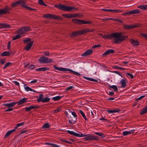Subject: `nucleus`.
Wrapping results in <instances>:
<instances>
[{"mask_svg": "<svg viewBox=\"0 0 147 147\" xmlns=\"http://www.w3.org/2000/svg\"><path fill=\"white\" fill-rule=\"evenodd\" d=\"M67 131L69 134L76 137H82L85 136L86 137L84 138V139L86 141L97 140L98 139L97 137L96 136H92L89 134L87 135H84L83 134H79L76 133L74 131H71L69 130H67V131Z\"/></svg>", "mask_w": 147, "mask_h": 147, "instance_id": "1", "label": "nucleus"}, {"mask_svg": "<svg viewBox=\"0 0 147 147\" xmlns=\"http://www.w3.org/2000/svg\"><path fill=\"white\" fill-rule=\"evenodd\" d=\"M17 103L16 102H11L10 103H7L4 104L3 105L4 106H7L8 107V108H10L11 107L14 106Z\"/></svg>", "mask_w": 147, "mask_h": 147, "instance_id": "17", "label": "nucleus"}, {"mask_svg": "<svg viewBox=\"0 0 147 147\" xmlns=\"http://www.w3.org/2000/svg\"><path fill=\"white\" fill-rule=\"evenodd\" d=\"M31 40V39L30 38H28L27 39H26L23 40V42L24 43H26L29 42Z\"/></svg>", "mask_w": 147, "mask_h": 147, "instance_id": "47", "label": "nucleus"}, {"mask_svg": "<svg viewBox=\"0 0 147 147\" xmlns=\"http://www.w3.org/2000/svg\"><path fill=\"white\" fill-rule=\"evenodd\" d=\"M35 66L34 65H32L29 67V68L30 69H34L35 68Z\"/></svg>", "mask_w": 147, "mask_h": 147, "instance_id": "60", "label": "nucleus"}, {"mask_svg": "<svg viewBox=\"0 0 147 147\" xmlns=\"http://www.w3.org/2000/svg\"><path fill=\"white\" fill-rule=\"evenodd\" d=\"M127 82V81L125 78L124 79H122L120 81V82L121 84V87L123 88H125L126 86V83Z\"/></svg>", "mask_w": 147, "mask_h": 147, "instance_id": "18", "label": "nucleus"}, {"mask_svg": "<svg viewBox=\"0 0 147 147\" xmlns=\"http://www.w3.org/2000/svg\"><path fill=\"white\" fill-rule=\"evenodd\" d=\"M23 4H25L22 0L18 1L15 3L11 4V6L12 7H13L17 6L18 5H21L22 7V5Z\"/></svg>", "mask_w": 147, "mask_h": 147, "instance_id": "9", "label": "nucleus"}, {"mask_svg": "<svg viewBox=\"0 0 147 147\" xmlns=\"http://www.w3.org/2000/svg\"><path fill=\"white\" fill-rule=\"evenodd\" d=\"M127 74L130 77L131 79L133 78H134V76L132 74H131L130 73H127Z\"/></svg>", "mask_w": 147, "mask_h": 147, "instance_id": "62", "label": "nucleus"}, {"mask_svg": "<svg viewBox=\"0 0 147 147\" xmlns=\"http://www.w3.org/2000/svg\"><path fill=\"white\" fill-rule=\"evenodd\" d=\"M62 97V96L61 97L60 96H57L56 97H53L52 98V99L54 101L58 100H59Z\"/></svg>", "mask_w": 147, "mask_h": 147, "instance_id": "38", "label": "nucleus"}, {"mask_svg": "<svg viewBox=\"0 0 147 147\" xmlns=\"http://www.w3.org/2000/svg\"><path fill=\"white\" fill-rule=\"evenodd\" d=\"M78 21L79 23H78V24H79L92 23V22H90V21H86L80 19H79V20H78Z\"/></svg>", "mask_w": 147, "mask_h": 147, "instance_id": "15", "label": "nucleus"}, {"mask_svg": "<svg viewBox=\"0 0 147 147\" xmlns=\"http://www.w3.org/2000/svg\"><path fill=\"white\" fill-rule=\"evenodd\" d=\"M62 16L67 18H72L71 14H62Z\"/></svg>", "mask_w": 147, "mask_h": 147, "instance_id": "33", "label": "nucleus"}, {"mask_svg": "<svg viewBox=\"0 0 147 147\" xmlns=\"http://www.w3.org/2000/svg\"><path fill=\"white\" fill-rule=\"evenodd\" d=\"M102 10L105 11H106L112 12V9H102Z\"/></svg>", "mask_w": 147, "mask_h": 147, "instance_id": "57", "label": "nucleus"}, {"mask_svg": "<svg viewBox=\"0 0 147 147\" xmlns=\"http://www.w3.org/2000/svg\"><path fill=\"white\" fill-rule=\"evenodd\" d=\"M50 126L48 123H45L42 126V128L43 129L49 128Z\"/></svg>", "mask_w": 147, "mask_h": 147, "instance_id": "31", "label": "nucleus"}, {"mask_svg": "<svg viewBox=\"0 0 147 147\" xmlns=\"http://www.w3.org/2000/svg\"><path fill=\"white\" fill-rule=\"evenodd\" d=\"M10 53L8 51H4L1 53V56L2 57L4 56H9Z\"/></svg>", "mask_w": 147, "mask_h": 147, "instance_id": "26", "label": "nucleus"}, {"mask_svg": "<svg viewBox=\"0 0 147 147\" xmlns=\"http://www.w3.org/2000/svg\"><path fill=\"white\" fill-rule=\"evenodd\" d=\"M101 46V45H96L92 47V48H96L100 47Z\"/></svg>", "mask_w": 147, "mask_h": 147, "instance_id": "55", "label": "nucleus"}, {"mask_svg": "<svg viewBox=\"0 0 147 147\" xmlns=\"http://www.w3.org/2000/svg\"><path fill=\"white\" fill-rule=\"evenodd\" d=\"M145 96V95H143V96H140V97H139V98L136 99L135 100L136 101H137V100H140V99H142V98H144V97Z\"/></svg>", "mask_w": 147, "mask_h": 147, "instance_id": "54", "label": "nucleus"}, {"mask_svg": "<svg viewBox=\"0 0 147 147\" xmlns=\"http://www.w3.org/2000/svg\"><path fill=\"white\" fill-rule=\"evenodd\" d=\"M69 69H67L63 67H59L58 70L62 71H68Z\"/></svg>", "mask_w": 147, "mask_h": 147, "instance_id": "37", "label": "nucleus"}, {"mask_svg": "<svg viewBox=\"0 0 147 147\" xmlns=\"http://www.w3.org/2000/svg\"><path fill=\"white\" fill-rule=\"evenodd\" d=\"M50 100V98H49L48 97H45L42 100V102L43 103L48 102Z\"/></svg>", "mask_w": 147, "mask_h": 147, "instance_id": "36", "label": "nucleus"}, {"mask_svg": "<svg viewBox=\"0 0 147 147\" xmlns=\"http://www.w3.org/2000/svg\"><path fill=\"white\" fill-rule=\"evenodd\" d=\"M140 13V10L138 9H135L129 11H127L124 13H123L122 15L123 16L129 15L130 14H138Z\"/></svg>", "mask_w": 147, "mask_h": 147, "instance_id": "6", "label": "nucleus"}, {"mask_svg": "<svg viewBox=\"0 0 147 147\" xmlns=\"http://www.w3.org/2000/svg\"><path fill=\"white\" fill-rule=\"evenodd\" d=\"M95 134L97 135L100 136L102 137V138L105 137V136L104 134H103V133H99L97 132H95Z\"/></svg>", "mask_w": 147, "mask_h": 147, "instance_id": "45", "label": "nucleus"}, {"mask_svg": "<svg viewBox=\"0 0 147 147\" xmlns=\"http://www.w3.org/2000/svg\"><path fill=\"white\" fill-rule=\"evenodd\" d=\"M68 71L71 72V73H72V74H75L76 76H79L81 75V74L80 73H79L77 72L73 71L70 69H69Z\"/></svg>", "mask_w": 147, "mask_h": 147, "instance_id": "32", "label": "nucleus"}, {"mask_svg": "<svg viewBox=\"0 0 147 147\" xmlns=\"http://www.w3.org/2000/svg\"><path fill=\"white\" fill-rule=\"evenodd\" d=\"M38 3L42 5L47 6V5L46 4L43 0H38Z\"/></svg>", "mask_w": 147, "mask_h": 147, "instance_id": "35", "label": "nucleus"}, {"mask_svg": "<svg viewBox=\"0 0 147 147\" xmlns=\"http://www.w3.org/2000/svg\"><path fill=\"white\" fill-rule=\"evenodd\" d=\"M101 20H102L103 21H107L109 20H112L113 18H106L105 19H101Z\"/></svg>", "mask_w": 147, "mask_h": 147, "instance_id": "59", "label": "nucleus"}, {"mask_svg": "<svg viewBox=\"0 0 147 147\" xmlns=\"http://www.w3.org/2000/svg\"><path fill=\"white\" fill-rule=\"evenodd\" d=\"M49 68H47L46 67H42V68H40L36 69V71H45L47 70H49Z\"/></svg>", "mask_w": 147, "mask_h": 147, "instance_id": "23", "label": "nucleus"}, {"mask_svg": "<svg viewBox=\"0 0 147 147\" xmlns=\"http://www.w3.org/2000/svg\"><path fill=\"white\" fill-rule=\"evenodd\" d=\"M134 130H131L129 131H124L123 133V136H126L128 134H130L131 133H133V131Z\"/></svg>", "mask_w": 147, "mask_h": 147, "instance_id": "27", "label": "nucleus"}, {"mask_svg": "<svg viewBox=\"0 0 147 147\" xmlns=\"http://www.w3.org/2000/svg\"><path fill=\"white\" fill-rule=\"evenodd\" d=\"M112 20H113L114 21H117L119 23H123V21L121 20H119L118 19H113Z\"/></svg>", "mask_w": 147, "mask_h": 147, "instance_id": "56", "label": "nucleus"}, {"mask_svg": "<svg viewBox=\"0 0 147 147\" xmlns=\"http://www.w3.org/2000/svg\"><path fill=\"white\" fill-rule=\"evenodd\" d=\"M21 36L19 35H16L14 37L12 38V40H15L16 39H19L21 38Z\"/></svg>", "mask_w": 147, "mask_h": 147, "instance_id": "46", "label": "nucleus"}, {"mask_svg": "<svg viewBox=\"0 0 147 147\" xmlns=\"http://www.w3.org/2000/svg\"><path fill=\"white\" fill-rule=\"evenodd\" d=\"M31 109H38L40 108L39 106H30Z\"/></svg>", "mask_w": 147, "mask_h": 147, "instance_id": "52", "label": "nucleus"}, {"mask_svg": "<svg viewBox=\"0 0 147 147\" xmlns=\"http://www.w3.org/2000/svg\"><path fill=\"white\" fill-rule=\"evenodd\" d=\"M112 68L113 69H120L121 70H125V69L124 68L121 67H118L116 66H115L112 67Z\"/></svg>", "mask_w": 147, "mask_h": 147, "instance_id": "40", "label": "nucleus"}, {"mask_svg": "<svg viewBox=\"0 0 147 147\" xmlns=\"http://www.w3.org/2000/svg\"><path fill=\"white\" fill-rule=\"evenodd\" d=\"M78 20H79V19H72V21L75 23L78 24V23H79Z\"/></svg>", "mask_w": 147, "mask_h": 147, "instance_id": "51", "label": "nucleus"}, {"mask_svg": "<svg viewBox=\"0 0 147 147\" xmlns=\"http://www.w3.org/2000/svg\"><path fill=\"white\" fill-rule=\"evenodd\" d=\"M38 60L40 63H52L53 62L52 60L45 56L40 57L38 59Z\"/></svg>", "mask_w": 147, "mask_h": 147, "instance_id": "5", "label": "nucleus"}, {"mask_svg": "<svg viewBox=\"0 0 147 147\" xmlns=\"http://www.w3.org/2000/svg\"><path fill=\"white\" fill-rule=\"evenodd\" d=\"M12 64V63L11 62H8L6 64H5L4 67H3V69H5L7 67H8L9 66H11Z\"/></svg>", "mask_w": 147, "mask_h": 147, "instance_id": "42", "label": "nucleus"}, {"mask_svg": "<svg viewBox=\"0 0 147 147\" xmlns=\"http://www.w3.org/2000/svg\"><path fill=\"white\" fill-rule=\"evenodd\" d=\"M72 18H75L80 16V13H76L71 14Z\"/></svg>", "mask_w": 147, "mask_h": 147, "instance_id": "44", "label": "nucleus"}, {"mask_svg": "<svg viewBox=\"0 0 147 147\" xmlns=\"http://www.w3.org/2000/svg\"><path fill=\"white\" fill-rule=\"evenodd\" d=\"M14 130H10L7 132L4 137V138L6 139L9 137L10 134L13 132Z\"/></svg>", "mask_w": 147, "mask_h": 147, "instance_id": "24", "label": "nucleus"}, {"mask_svg": "<svg viewBox=\"0 0 147 147\" xmlns=\"http://www.w3.org/2000/svg\"><path fill=\"white\" fill-rule=\"evenodd\" d=\"M77 120V118H75L74 119H70L69 120V123L71 125L74 124V122H76Z\"/></svg>", "mask_w": 147, "mask_h": 147, "instance_id": "43", "label": "nucleus"}, {"mask_svg": "<svg viewBox=\"0 0 147 147\" xmlns=\"http://www.w3.org/2000/svg\"><path fill=\"white\" fill-rule=\"evenodd\" d=\"M24 109H25L26 111H30L31 110L30 106L28 107H26Z\"/></svg>", "mask_w": 147, "mask_h": 147, "instance_id": "58", "label": "nucleus"}, {"mask_svg": "<svg viewBox=\"0 0 147 147\" xmlns=\"http://www.w3.org/2000/svg\"><path fill=\"white\" fill-rule=\"evenodd\" d=\"M147 112V109L145 107L143 108L140 111V115H142L146 113Z\"/></svg>", "mask_w": 147, "mask_h": 147, "instance_id": "25", "label": "nucleus"}, {"mask_svg": "<svg viewBox=\"0 0 147 147\" xmlns=\"http://www.w3.org/2000/svg\"><path fill=\"white\" fill-rule=\"evenodd\" d=\"M5 59H1L0 60V63L2 65H3L5 63Z\"/></svg>", "mask_w": 147, "mask_h": 147, "instance_id": "61", "label": "nucleus"}, {"mask_svg": "<svg viewBox=\"0 0 147 147\" xmlns=\"http://www.w3.org/2000/svg\"><path fill=\"white\" fill-rule=\"evenodd\" d=\"M11 10L10 8H9L8 6H7L4 7L3 9H0V16L2 14H4L6 13H9V12L8 10Z\"/></svg>", "mask_w": 147, "mask_h": 147, "instance_id": "7", "label": "nucleus"}, {"mask_svg": "<svg viewBox=\"0 0 147 147\" xmlns=\"http://www.w3.org/2000/svg\"><path fill=\"white\" fill-rule=\"evenodd\" d=\"M116 32L112 33L111 34H109L105 36H103V38H105L107 39H112V38H116Z\"/></svg>", "mask_w": 147, "mask_h": 147, "instance_id": "11", "label": "nucleus"}, {"mask_svg": "<svg viewBox=\"0 0 147 147\" xmlns=\"http://www.w3.org/2000/svg\"><path fill=\"white\" fill-rule=\"evenodd\" d=\"M109 87L110 88H112L116 92H117L118 91V89L116 86H109Z\"/></svg>", "mask_w": 147, "mask_h": 147, "instance_id": "41", "label": "nucleus"}, {"mask_svg": "<svg viewBox=\"0 0 147 147\" xmlns=\"http://www.w3.org/2000/svg\"><path fill=\"white\" fill-rule=\"evenodd\" d=\"M116 35L114 40V42L116 43H120L121 42L127 40L128 38L127 36L122 35L121 32H116Z\"/></svg>", "mask_w": 147, "mask_h": 147, "instance_id": "3", "label": "nucleus"}, {"mask_svg": "<svg viewBox=\"0 0 147 147\" xmlns=\"http://www.w3.org/2000/svg\"><path fill=\"white\" fill-rule=\"evenodd\" d=\"M78 31L74 32L71 34L70 35V36L71 37H74L77 36L79 35Z\"/></svg>", "mask_w": 147, "mask_h": 147, "instance_id": "22", "label": "nucleus"}, {"mask_svg": "<svg viewBox=\"0 0 147 147\" xmlns=\"http://www.w3.org/2000/svg\"><path fill=\"white\" fill-rule=\"evenodd\" d=\"M22 7L25 8L27 10L30 11H35L36 10V9H32L29 7L27 6L26 4H23L22 5Z\"/></svg>", "mask_w": 147, "mask_h": 147, "instance_id": "20", "label": "nucleus"}, {"mask_svg": "<svg viewBox=\"0 0 147 147\" xmlns=\"http://www.w3.org/2000/svg\"><path fill=\"white\" fill-rule=\"evenodd\" d=\"M130 42L134 46H138L140 44V42L137 40L130 39Z\"/></svg>", "mask_w": 147, "mask_h": 147, "instance_id": "12", "label": "nucleus"}, {"mask_svg": "<svg viewBox=\"0 0 147 147\" xmlns=\"http://www.w3.org/2000/svg\"><path fill=\"white\" fill-rule=\"evenodd\" d=\"M146 5H141L138 6V8H140L141 9H143L144 10H146L147 8H146Z\"/></svg>", "mask_w": 147, "mask_h": 147, "instance_id": "30", "label": "nucleus"}, {"mask_svg": "<svg viewBox=\"0 0 147 147\" xmlns=\"http://www.w3.org/2000/svg\"><path fill=\"white\" fill-rule=\"evenodd\" d=\"M39 97L37 100L38 102H42V100H43V95L42 94H40L39 96Z\"/></svg>", "mask_w": 147, "mask_h": 147, "instance_id": "29", "label": "nucleus"}, {"mask_svg": "<svg viewBox=\"0 0 147 147\" xmlns=\"http://www.w3.org/2000/svg\"><path fill=\"white\" fill-rule=\"evenodd\" d=\"M71 113L73 115V116L74 117H75V118H77L76 117H77V115L75 112H72Z\"/></svg>", "mask_w": 147, "mask_h": 147, "instance_id": "63", "label": "nucleus"}, {"mask_svg": "<svg viewBox=\"0 0 147 147\" xmlns=\"http://www.w3.org/2000/svg\"><path fill=\"white\" fill-rule=\"evenodd\" d=\"M43 17L47 18L53 19L55 20H62L63 18L61 16H57L53 14H47L43 15Z\"/></svg>", "mask_w": 147, "mask_h": 147, "instance_id": "4", "label": "nucleus"}, {"mask_svg": "<svg viewBox=\"0 0 147 147\" xmlns=\"http://www.w3.org/2000/svg\"><path fill=\"white\" fill-rule=\"evenodd\" d=\"M112 12H114L116 13H122L123 12V11L122 10H112Z\"/></svg>", "mask_w": 147, "mask_h": 147, "instance_id": "48", "label": "nucleus"}, {"mask_svg": "<svg viewBox=\"0 0 147 147\" xmlns=\"http://www.w3.org/2000/svg\"><path fill=\"white\" fill-rule=\"evenodd\" d=\"M17 32L20 34L22 35L25 33L26 31H25L24 28V27H22V28L17 30Z\"/></svg>", "mask_w": 147, "mask_h": 147, "instance_id": "21", "label": "nucleus"}, {"mask_svg": "<svg viewBox=\"0 0 147 147\" xmlns=\"http://www.w3.org/2000/svg\"><path fill=\"white\" fill-rule=\"evenodd\" d=\"M10 26L9 24L6 23H0V28H8Z\"/></svg>", "mask_w": 147, "mask_h": 147, "instance_id": "19", "label": "nucleus"}, {"mask_svg": "<svg viewBox=\"0 0 147 147\" xmlns=\"http://www.w3.org/2000/svg\"><path fill=\"white\" fill-rule=\"evenodd\" d=\"M34 42V41H32L30 42V43H28L24 49L26 51H28L32 47Z\"/></svg>", "mask_w": 147, "mask_h": 147, "instance_id": "13", "label": "nucleus"}, {"mask_svg": "<svg viewBox=\"0 0 147 147\" xmlns=\"http://www.w3.org/2000/svg\"><path fill=\"white\" fill-rule=\"evenodd\" d=\"M27 100L28 98H24L16 102L18 104V105H21L25 103L27 101Z\"/></svg>", "mask_w": 147, "mask_h": 147, "instance_id": "16", "label": "nucleus"}, {"mask_svg": "<svg viewBox=\"0 0 147 147\" xmlns=\"http://www.w3.org/2000/svg\"><path fill=\"white\" fill-rule=\"evenodd\" d=\"M79 113L81 114L82 116L85 119L86 121L87 120V119L86 118V117L83 113V111L81 110H80L79 111Z\"/></svg>", "mask_w": 147, "mask_h": 147, "instance_id": "39", "label": "nucleus"}, {"mask_svg": "<svg viewBox=\"0 0 147 147\" xmlns=\"http://www.w3.org/2000/svg\"><path fill=\"white\" fill-rule=\"evenodd\" d=\"M120 109H115L113 110H107V112L110 113H113L118 112L120 111Z\"/></svg>", "mask_w": 147, "mask_h": 147, "instance_id": "28", "label": "nucleus"}, {"mask_svg": "<svg viewBox=\"0 0 147 147\" xmlns=\"http://www.w3.org/2000/svg\"><path fill=\"white\" fill-rule=\"evenodd\" d=\"M86 33L89 32H92L94 31L93 29H90L89 28H87L84 29Z\"/></svg>", "mask_w": 147, "mask_h": 147, "instance_id": "49", "label": "nucleus"}, {"mask_svg": "<svg viewBox=\"0 0 147 147\" xmlns=\"http://www.w3.org/2000/svg\"><path fill=\"white\" fill-rule=\"evenodd\" d=\"M93 51L92 50H88L82 54V56H88L92 53Z\"/></svg>", "mask_w": 147, "mask_h": 147, "instance_id": "14", "label": "nucleus"}, {"mask_svg": "<svg viewBox=\"0 0 147 147\" xmlns=\"http://www.w3.org/2000/svg\"><path fill=\"white\" fill-rule=\"evenodd\" d=\"M61 141L62 142H65L69 144H72L71 142L69 141H68L66 140V139H62L61 140Z\"/></svg>", "mask_w": 147, "mask_h": 147, "instance_id": "53", "label": "nucleus"}, {"mask_svg": "<svg viewBox=\"0 0 147 147\" xmlns=\"http://www.w3.org/2000/svg\"><path fill=\"white\" fill-rule=\"evenodd\" d=\"M115 52L114 50L113 49H109L105 51V53L102 55V56H106L107 55L110 54H112Z\"/></svg>", "mask_w": 147, "mask_h": 147, "instance_id": "10", "label": "nucleus"}, {"mask_svg": "<svg viewBox=\"0 0 147 147\" xmlns=\"http://www.w3.org/2000/svg\"><path fill=\"white\" fill-rule=\"evenodd\" d=\"M54 6L61 10L64 11H69L74 9V10L73 11H74L78 9L77 8L69 6L63 4H56L54 5Z\"/></svg>", "mask_w": 147, "mask_h": 147, "instance_id": "2", "label": "nucleus"}, {"mask_svg": "<svg viewBox=\"0 0 147 147\" xmlns=\"http://www.w3.org/2000/svg\"><path fill=\"white\" fill-rule=\"evenodd\" d=\"M26 85V84H25V86ZM25 90H26V91H32L33 90V89H31V88H30L29 87H28V86H26V87H25Z\"/></svg>", "mask_w": 147, "mask_h": 147, "instance_id": "50", "label": "nucleus"}, {"mask_svg": "<svg viewBox=\"0 0 147 147\" xmlns=\"http://www.w3.org/2000/svg\"><path fill=\"white\" fill-rule=\"evenodd\" d=\"M140 24H137L133 25H124V27L126 30H130L134 28H137L140 26Z\"/></svg>", "mask_w": 147, "mask_h": 147, "instance_id": "8", "label": "nucleus"}, {"mask_svg": "<svg viewBox=\"0 0 147 147\" xmlns=\"http://www.w3.org/2000/svg\"><path fill=\"white\" fill-rule=\"evenodd\" d=\"M84 77L85 79H86L88 80H89V81H94V82H98V81L94 79H92V78H91L86 77Z\"/></svg>", "mask_w": 147, "mask_h": 147, "instance_id": "34", "label": "nucleus"}, {"mask_svg": "<svg viewBox=\"0 0 147 147\" xmlns=\"http://www.w3.org/2000/svg\"><path fill=\"white\" fill-rule=\"evenodd\" d=\"M141 35L143 36L144 38L147 40V34H146L142 33L141 34Z\"/></svg>", "mask_w": 147, "mask_h": 147, "instance_id": "64", "label": "nucleus"}]
</instances>
